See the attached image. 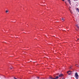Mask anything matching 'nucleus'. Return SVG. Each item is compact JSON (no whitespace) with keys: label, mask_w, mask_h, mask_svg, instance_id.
<instances>
[{"label":"nucleus","mask_w":79,"mask_h":79,"mask_svg":"<svg viewBox=\"0 0 79 79\" xmlns=\"http://www.w3.org/2000/svg\"><path fill=\"white\" fill-rule=\"evenodd\" d=\"M75 76L76 79H78V77H79V75H78V74H77V73H76L75 74Z\"/></svg>","instance_id":"f257e3e1"},{"label":"nucleus","mask_w":79,"mask_h":79,"mask_svg":"<svg viewBox=\"0 0 79 79\" xmlns=\"http://www.w3.org/2000/svg\"><path fill=\"white\" fill-rule=\"evenodd\" d=\"M58 78H59V77H58V76L56 77L55 78H53L52 77H50V79H58Z\"/></svg>","instance_id":"f03ea898"},{"label":"nucleus","mask_w":79,"mask_h":79,"mask_svg":"<svg viewBox=\"0 0 79 79\" xmlns=\"http://www.w3.org/2000/svg\"><path fill=\"white\" fill-rule=\"evenodd\" d=\"M71 72L70 71H68L67 72L68 74L69 75H70L71 74Z\"/></svg>","instance_id":"7ed1b4c3"},{"label":"nucleus","mask_w":79,"mask_h":79,"mask_svg":"<svg viewBox=\"0 0 79 79\" xmlns=\"http://www.w3.org/2000/svg\"><path fill=\"white\" fill-rule=\"evenodd\" d=\"M59 76V77H63V75L62 74H60Z\"/></svg>","instance_id":"20e7f679"},{"label":"nucleus","mask_w":79,"mask_h":79,"mask_svg":"<svg viewBox=\"0 0 79 79\" xmlns=\"http://www.w3.org/2000/svg\"><path fill=\"white\" fill-rule=\"evenodd\" d=\"M68 2H69V4L71 5V0H68Z\"/></svg>","instance_id":"39448f33"},{"label":"nucleus","mask_w":79,"mask_h":79,"mask_svg":"<svg viewBox=\"0 0 79 79\" xmlns=\"http://www.w3.org/2000/svg\"><path fill=\"white\" fill-rule=\"evenodd\" d=\"M76 26L77 28H78V29H79V27L78 26V25H76Z\"/></svg>","instance_id":"423d86ee"},{"label":"nucleus","mask_w":79,"mask_h":79,"mask_svg":"<svg viewBox=\"0 0 79 79\" xmlns=\"http://www.w3.org/2000/svg\"><path fill=\"white\" fill-rule=\"evenodd\" d=\"M6 13H8V12H9V11L8 10H6Z\"/></svg>","instance_id":"0eeeda50"},{"label":"nucleus","mask_w":79,"mask_h":79,"mask_svg":"<svg viewBox=\"0 0 79 79\" xmlns=\"http://www.w3.org/2000/svg\"><path fill=\"white\" fill-rule=\"evenodd\" d=\"M62 20H63L62 21H64V20H65V19H64L63 18H62Z\"/></svg>","instance_id":"6e6552de"},{"label":"nucleus","mask_w":79,"mask_h":79,"mask_svg":"<svg viewBox=\"0 0 79 79\" xmlns=\"http://www.w3.org/2000/svg\"><path fill=\"white\" fill-rule=\"evenodd\" d=\"M77 11H79V8H77L76 9Z\"/></svg>","instance_id":"1a4fd4ad"},{"label":"nucleus","mask_w":79,"mask_h":79,"mask_svg":"<svg viewBox=\"0 0 79 79\" xmlns=\"http://www.w3.org/2000/svg\"><path fill=\"white\" fill-rule=\"evenodd\" d=\"M69 69H73V67L72 66H71L70 67Z\"/></svg>","instance_id":"9d476101"},{"label":"nucleus","mask_w":79,"mask_h":79,"mask_svg":"<svg viewBox=\"0 0 79 79\" xmlns=\"http://www.w3.org/2000/svg\"><path fill=\"white\" fill-rule=\"evenodd\" d=\"M69 11H70L71 13H72V11L71 10L69 9Z\"/></svg>","instance_id":"9b49d317"},{"label":"nucleus","mask_w":79,"mask_h":79,"mask_svg":"<svg viewBox=\"0 0 79 79\" xmlns=\"http://www.w3.org/2000/svg\"><path fill=\"white\" fill-rule=\"evenodd\" d=\"M10 69H14V68L13 67H11L10 68Z\"/></svg>","instance_id":"f8f14e48"},{"label":"nucleus","mask_w":79,"mask_h":79,"mask_svg":"<svg viewBox=\"0 0 79 79\" xmlns=\"http://www.w3.org/2000/svg\"><path fill=\"white\" fill-rule=\"evenodd\" d=\"M14 78L15 79H17V78H16L15 77H14Z\"/></svg>","instance_id":"ddd939ff"},{"label":"nucleus","mask_w":79,"mask_h":79,"mask_svg":"<svg viewBox=\"0 0 79 79\" xmlns=\"http://www.w3.org/2000/svg\"><path fill=\"white\" fill-rule=\"evenodd\" d=\"M62 1H63V2H64V0H62Z\"/></svg>","instance_id":"4468645a"},{"label":"nucleus","mask_w":79,"mask_h":79,"mask_svg":"<svg viewBox=\"0 0 79 79\" xmlns=\"http://www.w3.org/2000/svg\"><path fill=\"white\" fill-rule=\"evenodd\" d=\"M38 79H39V77H38Z\"/></svg>","instance_id":"2eb2a0df"},{"label":"nucleus","mask_w":79,"mask_h":79,"mask_svg":"<svg viewBox=\"0 0 79 79\" xmlns=\"http://www.w3.org/2000/svg\"><path fill=\"white\" fill-rule=\"evenodd\" d=\"M79 40V39H77V40Z\"/></svg>","instance_id":"dca6fc26"},{"label":"nucleus","mask_w":79,"mask_h":79,"mask_svg":"<svg viewBox=\"0 0 79 79\" xmlns=\"http://www.w3.org/2000/svg\"><path fill=\"white\" fill-rule=\"evenodd\" d=\"M70 8H71V7H70Z\"/></svg>","instance_id":"f3484780"}]
</instances>
